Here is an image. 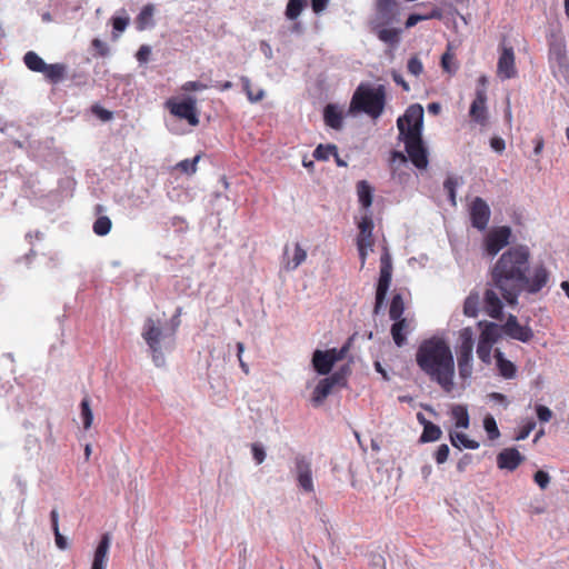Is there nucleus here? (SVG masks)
Returning <instances> with one entry per match:
<instances>
[{
	"label": "nucleus",
	"instance_id": "1",
	"mask_svg": "<svg viewBox=\"0 0 569 569\" xmlns=\"http://www.w3.org/2000/svg\"><path fill=\"white\" fill-rule=\"evenodd\" d=\"M530 252L517 246L505 251L490 270V279L483 293V310L492 319L502 320L503 301L516 306L521 292L537 293L549 280L543 266L533 268L529 274Z\"/></svg>",
	"mask_w": 569,
	"mask_h": 569
},
{
	"label": "nucleus",
	"instance_id": "2",
	"mask_svg": "<svg viewBox=\"0 0 569 569\" xmlns=\"http://www.w3.org/2000/svg\"><path fill=\"white\" fill-rule=\"evenodd\" d=\"M419 369L443 391L455 387V359L449 343L440 337H431L420 342L416 351Z\"/></svg>",
	"mask_w": 569,
	"mask_h": 569
},
{
	"label": "nucleus",
	"instance_id": "3",
	"mask_svg": "<svg viewBox=\"0 0 569 569\" xmlns=\"http://www.w3.org/2000/svg\"><path fill=\"white\" fill-rule=\"evenodd\" d=\"M423 108L416 103L408 107L397 120L399 139L403 141L408 158L418 169H426L428 151L422 141Z\"/></svg>",
	"mask_w": 569,
	"mask_h": 569
},
{
	"label": "nucleus",
	"instance_id": "4",
	"mask_svg": "<svg viewBox=\"0 0 569 569\" xmlns=\"http://www.w3.org/2000/svg\"><path fill=\"white\" fill-rule=\"evenodd\" d=\"M385 104L386 89L383 86L371 88L367 84H360L351 98L350 111L363 112L372 119H377L383 112Z\"/></svg>",
	"mask_w": 569,
	"mask_h": 569
},
{
	"label": "nucleus",
	"instance_id": "5",
	"mask_svg": "<svg viewBox=\"0 0 569 569\" xmlns=\"http://www.w3.org/2000/svg\"><path fill=\"white\" fill-rule=\"evenodd\" d=\"M141 336L151 351L154 365L158 367L163 365L164 358L161 353L160 343L161 340L166 337V335L160 325V321H157L152 318H147L143 323Z\"/></svg>",
	"mask_w": 569,
	"mask_h": 569
},
{
	"label": "nucleus",
	"instance_id": "6",
	"mask_svg": "<svg viewBox=\"0 0 569 569\" xmlns=\"http://www.w3.org/2000/svg\"><path fill=\"white\" fill-rule=\"evenodd\" d=\"M392 263L390 254L386 251L380 258V273L376 290V303L373 313L378 315L383 306L388 289L391 283Z\"/></svg>",
	"mask_w": 569,
	"mask_h": 569
},
{
	"label": "nucleus",
	"instance_id": "7",
	"mask_svg": "<svg viewBox=\"0 0 569 569\" xmlns=\"http://www.w3.org/2000/svg\"><path fill=\"white\" fill-rule=\"evenodd\" d=\"M167 107L171 114L187 120L190 126L196 127L199 124L196 98L187 97L182 101L168 100Z\"/></svg>",
	"mask_w": 569,
	"mask_h": 569
},
{
	"label": "nucleus",
	"instance_id": "8",
	"mask_svg": "<svg viewBox=\"0 0 569 569\" xmlns=\"http://www.w3.org/2000/svg\"><path fill=\"white\" fill-rule=\"evenodd\" d=\"M359 233L357 237V247L359 251V257L361 260V267L365 266L366 259L368 256V251L372 250L373 246V221L371 216L365 214L358 223Z\"/></svg>",
	"mask_w": 569,
	"mask_h": 569
},
{
	"label": "nucleus",
	"instance_id": "9",
	"mask_svg": "<svg viewBox=\"0 0 569 569\" xmlns=\"http://www.w3.org/2000/svg\"><path fill=\"white\" fill-rule=\"evenodd\" d=\"M497 74L502 80L516 78L518 74L513 48L506 46L505 41L500 44Z\"/></svg>",
	"mask_w": 569,
	"mask_h": 569
},
{
	"label": "nucleus",
	"instance_id": "10",
	"mask_svg": "<svg viewBox=\"0 0 569 569\" xmlns=\"http://www.w3.org/2000/svg\"><path fill=\"white\" fill-rule=\"evenodd\" d=\"M511 229L507 226L491 230L485 240L486 251L490 256L497 254L509 243Z\"/></svg>",
	"mask_w": 569,
	"mask_h": 569
},
{
	"label": "nucleus",
	"instance_id": "11",
	"mask_svg": "<svg viewBox=\"0 0 569 569\" xmlns=\"http://www.w3.org/2000/svg\"><path fill=\"white\" fill-rule=\"evenodd\" d=\"M397 0H376V14L370 24H391L398 16Z\"/></svg>",
	"mask_w": 569,
	"mask_h": 569
},
{
	"label": "nucleus",
	"instance_id": "12",
	"mask_svg": "<svg viewBox=\"0 0 569 569\" xmlns=\"http://www.w3.org/2000/svg\"><path fill=\"white\" fill-rule=\"evenodd\" d=\"M470 219L472 227L478 230H485L487 228L490 219V209L482 198L476 197L473 199L470 207Z\"/></svg>",
	"mask_w": 569,
	"mask_h": 569
},
{
	"label": "nucleus",
	"instance_id": "13",
	"mask_svg": "<svg viewBox=\"0 0 569 569\" xmlns=\"http://www.w3.org/2000/svg\"><path fill=\"white\" fill-rule=\"evenodd\" d=\"M502 330L508 337L521 342H529L533 338L532 329L529 326L520 325L513 315L508 317Z\"/></svg>",
	"mask_w": 569,
	"mask_h": 569
},
{
	"label": "nucleus",
	"instance_id": "14",
	"mask_svg": "<svg viewBox=\"0 0 569 569\" xmlns=\"http://www.w3.org/2000/svg\"><path fill=\"white\" fill-rule=\"evenodd\" d=\"M295 465L299 487L306 492H313L315 487L310 461L305 456H297Z\"/></svg>",
	"mask_w": 569,
	"mask_h": 569
},
{
	"label": "nucleus",
	"instance_id": "15",
	"mask_svg": "<svg viewBox=\"0 0 569 569\" xmlns=\"http://www.w3.org/2000/svg\"><path fill=\"white\" fill-rule=\"evenodd\" d=\"M486 102H487L486 91L483 89L477 90L476 98L473 99V101L470 106L469 114L475 122H477L481 126H485L487 123V118H488Z\"/></svg>",
	"mask_w": 569,
	"mask_h": 569
},
{
	"label": "nucleus",
	"instance_id": "16",
	"mask_svg": "<svg viewBox=\"0 0 569 569\" xmlns=\"http://www.w3.org/2000/svg\"><path fill=\"white\" fill-rule=\"evenodd\" d=\"M523 460L525 457L516 448H506L497 456L498 467L509 471L516 470Z\"/></svg>",
	"mask_w": 569,
	"mask_h": 569
},
{
	"label": "nucleus",
	"instance_id": "17",
	"mask_svg": "<svg viewBox=\"0 0 569 569\" xmlns=\"http://www.w3.org/2000/svg\"><path fill=\"white\" fill-rule=\"evenodd\" d=\"M111 539L109 533L102 535L93 555L91 569H106L108 562V552L110 549Z\"/></svg>",
	"mask_w": 569,
	"mask_h": 569
},
{
	"label": "nucleus",
	"instance_id": "18",
	"mask_svg": "<svg viewBox=\"0 0 569 569\" xmlns=\"http://www.w3.org/2000/svg\"><path fill=\"white\" fill-rule=\"evenodd\" d=\"M388 24H370L371 31L378 39L390 47H396L400 41L401 31L396 28H387Z\"/></svg>",
	"mask_w": 569,
	"mask_h": 569
},
{
	"label": "nucleus",
	"instance_id": "19",
	"mask_svg": "<svg viewBox=\"0 0 569 569\" xmlns=\"http://www.w3.org/2000/svg\"><path fill=\"white\" fill-rule=\"evenodd\" d=\"M395 322L391 326L390 333L393 339V342L397 347H402L407 342V335L410 332V321L406 318H399L398 320H393Z\"/></svg>",
	"mask_w": 569,
	"mask_h": 569
},
{
	"label": "nucleus",
	"instance_id": "20",
	"mask_svg": "<svg viewBox=\"0 0 569 569\" xmlns=\"http://www.w3.org/2000/svg\"><path fill=\"white\" fill-rule=\"evenodd\" d=\"M473 351V331L470 327L462 328L459 331V346L457 355H472Z\"/></svg>",
	"mask_w": 569,
	"mask_h": 569
},
{
	"label": "nucleus",
	"instance_id": "21",
	"mask_svg": "<svg viewBox=\"0 0 569 569\" xmlns=\"http://www.w3.org/2000/svg\"><path fill=\"white\" fill-rule=\"evenodd\" d=\"M495 358L500 376L505 379H512L517 372L516 366L510 360H507L499 349L495 350Z\"/></svg>",
	"mask_w": 569,
	"mask_h": 569
},
{
	"label": "nucleus",
	"instance_id": "22",
	"mask_svg": "<svg viewBox=\"0 0 569 569\" xmlns=\"http://www.w3.org/2000/svg\"><path fill=\"white\" fill-rule=\"evenodd\" d=\"M154 6L146 4L136 18V27L139 31H143L154 26L153 21Z\"/></svg>",
	"mask_w": 569,
	"mask_h": 569
},
{
	"label": "nucleus",
	"instance_id": "23",
	"mask_svg": "<svg viewBox=\"0 0 569 569\" xmlns=\"http://www.w3.org/2000/svg\"><path fill=\"white\" fill-rule=\"evenodd\" d=\"M312 365H313L315 370L319 375H323V376L328 375L333 367V363H331L328 355L326 353V351H322V350H316L313 352Z\"/></svg>",
	"mask_w": 569,
	"mask_h": 569
},
{
	"label": "nucleus",
	"instance_id": "24",
	"mask_svg": "<svg viewBox=\"0 0 569 569\" xmlns=\"http://www.w3.org/2000/svg\"><path fill=\"white\" fill-rule=\"evenodd\" d=\"M323 119L326 124L332 129H340L342 127V113L333 104H328L325 108Z\"/></svg>",
	"mask_w": 569,
	"mask_h": 569
},
{
	"label": "nucleus",
	"instance_id": "25",
	"mask_svg": "<svg viewBox=\"0 0 569 569\" xmlns=\"http://www.w3.org/2000/svg\"><path fill=\"white\" fill-rule=\"evenodd\" d=\"M67 68L63 63L46 64L42 74L51 83H59L66 76Z\"/></svg>",
	"mask_w": 569,
	"mask_h": 569
},
{
	"label": "nucleus",
	"instance_id": "26",
	"mask_svg": "<svg viewBox=\"0 0 569 569\" xmlns=\"http://www.w3.org/2000/svg\"><path fill=\"white\" fill-rule=\"evenodd\" d=\"M449 438L451 445L459 450H461L462 448L478 449L480 446L478 441L469 439L468 436L462 432H450Z\"/></svg>",
	"mask_w": 569,
	"mask_h": 569
},
{
	"label": "nucleus",
	"instance_id": "27",
	"mask_svg": "<svg viewBox=\"0 0 569 569\" xmlns=\"http://www.w3.org/2000/svg\"><path fill=\"white\" fill-rule=\"evenodd\" d=\"M478 325L479 327H482L479 339L495 345L500 337L499 326L495 322L482 321H480Z\"/></svg>",
	"mask_w": 569,
	"mask_h": 569
},
{
	"label": "nucleus",
	"instance_id": "28",
	"mask_svg": "<svg viewBox=\"0 0 569 569\" xmlns=\"http://www.w3.org/2000/svg\"><path fill=\"white\" fill-rule=\"evenodd\" d=\"M373 190L366 180H360L357 183V194L362 208L368 209L372 204Z\"/></svg>",
	"mask_w": 569,
	"mask_h": 569
},
{
	"label": "nucleus",
	"instance_id": "29",
	"mask_svg": "<svg viewBox=\"0 0 569 569\" xmlns=\"http://www.w3.org/2000/svg\"><path fill=\"white\" fill-rule=\"evenodd\" d=\"M451 417L455 420L456 428L467 429L469 428L470 418L467 407L462 405H455L451 408Z\"/></svg>",
	"mask_w": 569,
	"mask_h": 569
},
{
	"label": "nucleus",
	"instance_id": "30",
	"mask_svg": "<svg viewBox=\"0 0 569 569\" xmlns=\"http://www.w3.org/2000/svg\"><path fill=\"white\" fill-rule=\"evenodd\" d=\"M480 296L477 291H471L463 303V313L469 318H476L479 313Z\"/></svg>",
	"mask_w": 569,
	"mask_h": 569
},
{
	"label": "nucleus",
	"instance_id": "31",
	"mask_svg": "<svg viewBox=\"0 0 569 569\" xmlns=\"http://www.w3.org/2000/svg\"><path fill=\"white\" fill-rule=\"evenodd\" d=\"M442 18V11L435 7L429 13H426V14H418V13H412L410 14L407 20H406V28L407 29H410L412 27H415L418 22L420 21H425V20H430V19H441Z\"/></svg>",
	"mask_w": 569,
	"mask_h": 569
},
{
	"label": "nucleus",
	"instance_id": "32",
	"mask_svg": "<svg viewBox=\"0 0 569 569\" xmlns=\"http://www.w3.org/2000/svg\"><path fill=\"white\" fill-rule=\"evenodd\" d=\"M333 387L326 378L320 380L312 392V401L315 405H321L323 400L330 395Z\"/></svg>",
	"mask_w": 569,
	"mask_h": 569
},
{
	"label": "nucleus",
	"instance_id": "33",
	"mask_svg": "<svg viewBox=\"0 0 569 569\" xmlns=\"http://www.w3.org/2000/svg\"><path fill=\"white\" fill-rule=\"evenodd\" d=\"M23 62L27 66V68L33 72H40L44 71L46 62L43 59L37 54L34 51H28L23 57Z\"/></svg>",
	"mask_w": 569,
	"mask_h": 569
},
{
	"label": "nucleus",
	"instance_id": "34",
	"mask_svg": "<svg viewBox=\"0 0 569 569\" xmlns=\"http://www.w3.org/2000/svg\"><path fill=\"white\" fill-rule=\"evenodd\" d=\"M307 4L308 0H288L284 11L286 18L295 21L301 14Z\"/></svg>",
	"mask_w": 569,
	"mask_h": 569
},
{
	"label": "nucleus",
	"instance_id": "35",
	"mask_svg": "<svg viewBox=\"0 0 569 569\" xmlns=\"http://www.w3.org/2000/svg\"><path fill=\"white\" fill-rule=\"evenodd\" d=\"M441 436L442 431L439 426L433 422H426L420 436V442H433L439 440Z\"/></svg>",
	"mask_w": 569,
	"mask_h": 569
},
{
	"label": "nucleus",
	"instance_id": "36",
	"mask_svg": "<svg viewBox=\"0 0 569 569\" xmlns=\"http://www.w3.org/2000/svg\"><path fill=\"white\" fill-rule=\"evenodd\" d=\"M458 370L461 379H468L472 375V355H457Z\"/></svg>",
	"mask_w": 569,
	"mask_h": 569
},
{
	"label": "nucleus",
	"instance_id": "37",
	"mask_svg": "<svg viewBox=\"0 0 569 569\" xmlns=\"http://www.w3.org/2000/svg\"><path fill=\"white\" fill-rule=\"evenodd\" d=\"M405 312V302L402 296L400 293H396L392 296L390 307H389V317L391 320H398L402 318Z\"/></svg>",
	"mask_w": 569,
	"mask_h": 569
},
{
	"label": "nucleus",
	"instance_id": "38",
	"mask_svg": "<svg viewBox=\"0 0 569 569\" xmlns=\"http://www.w3.org/2000/svg\"><path fill=\"white\" fill-rule=\"evenodd\" d=\"M240 80L242 83L243 91L246 92L248 99L251 102H258L263 99L264 91L262 89H258L257 91H253V89L251 88V81L248 77L242 76L240 78Z\"/></svg>",
	"mask_w": 569,
	"mask_h": 569
},
{
	"label": "nucleus",
	"instance_id": "39",
	"mask_svg": "<svg viewBox=\"0 0 569 569\" xmlns=\"http://www.w3.org/2000/svg\"><path fill=\"white\" fill-rule=\"evenodd\" d=\"M307 259L306 250L300 246V243L295 244V252L291 260H288L286 263L287 270L297 269L305 260Z\"/></svg>",
	"mask_w": 569,
	"mask_h": 569
},
{
	"label": "nucleus",
	"instance_id": "40",
	"mask_svg": "<svg viewBox=\"0 0 569 569\" xmlns=\"http://www.w3.org/2000/svg\"><path fill=\"white\" fill-rule=\"evenodd\" d=\"M80 410H81V419L83 423V428L88 430L93 421V413L90 407V399L88 396H86L80 403Z\"/></svg>",
	"mask_w": 569,
	"mask_h": 569
},
{
	"label": "nucleus",
	"instance_id": "41",
	"mask_svg": "<svg viewBox=\"0 0 569 569\" xmlns=\"http://www.w3.org/2000/svg\"><path fill=\"white\" fill-rule=\"evenodd\" d=\"M549 58L555 60L559 67H567L568 60L563 46L552 44L549 49Z\"/></svg>",
	"mask_w": 569,
	"mask_h": 569
},
{
	"label": "nucleus",
	"instance_id": "42",
	"mask_svg": "<svg viewBox=\"0 0 569 569\" xmlns=\"http://www.w3.org/2000/svg\"><path fill=\"white\" fill-rule=\"evenodd\" d=\"M111 227H112V222H111L110 218L107 216H100L93 222L92 229L97 236L102 237L110 232Z\"/></svg>",
	"mask_w": 569,
	"mask_h": 569
},
{
	"label": "nucleus",
	"instance_id": "43",
	"mask_svg": "<svg viewBox=\"0 0 569 569\" xmlns=\"http://www.w3.org/2000/svg\"><path fill=\"white\" fill-rule=\"evenodd\" d=\"M330 156H337L336 144H319L313 151V157L318 161H326Z\"/></svg>",
	"mask_w": 569,
	"mask_h": 569
},
{
	"label": "nucleus",
	"instance_id": "44",
	"mask_svg": "<svg viewBox=\"0 0 569 569\" xmlns=\"http://www.w3.org/2000/svg\"><path fill=\"white\" fill-rule=\"evenodd\" d=\"M350 373L349 366H343L338 371L333 372L330 377L326 378L329 380L332 387H346L347 386V377Z\"/></svg>",
	"mask_w": 569,
	"mask_h": 569
},
{
	"label": "nucleus",
	"instance_id": "45",
	"mask_svg": "<svg viewBox=\"0 0 569 569\" xmlns=\"http://www.w3.org/2000/svg\"><path fill=\"white\" fill-rule=\"evenodd\" d=\"M492 346H493V343H490V342L479 339L478 346H477V355L483 363L488 365L491 362Z\"/></svg>",
	"mask_w": 569,
	"mask_h": 569
},
{
	"label": "nucleus",
	"instance_id": "46",
	"mask_svg": "<svg viewBox=\"0 0 569 569\" xmlns=\"http://www.w3.org/2000/svg\"><path fill=\"white\" fill-rule=\"evenodd\" d=\"M200 158H201V156L197 154L192 159H184L177 163V168L189 176L193 174L197 171V164H198Z\"/></svg>",
	"mask_w": 569,
	"mask_h": 569
},
{
	"label": "nucleus",
	"instance_id": "47",
	"mask_svg": "<svg viewBox=\"0 0 569 569\" xmlns=\"http://www.w3.org/2000/svg\"><path fill=\"white\" fill-rule=\"evenodd\" d=\"M483 428L488 433L490 440H495L499 438L500 431L498 429L497 422L492 416H487L483 419Z\"/></svg>",
	"mask_w": 569,
	"mask_h": 569
},
{
	"label": "nucleus",
	"instance_id": "48",
	"mask_svg": "<svg viewBox=\"0 0 569 569\" xmlns=\"http://www.w3.org/2000/svg\"><path fill=\"white\" fill-rule=\"evenodd\" d=\"M407 70L410 74L419 77L423 72V64L417 56H413L408 60Z\"/></svg>",
	"mask_w": 569,
	"mask_h": 569
},
{
	"label": "nucleus",
	"instance_id": "49",
	"mask_svg": "<svg viewBox=\"0 0 569 569\" xmlns=\"http://www.w3.org/2000/svg\"><path fill=\"white\" fill-rule=\"evenodd\" d=\"M443 187L448 192L449 200L452 206H456V187H457V180L452 177H448L445 182Z\"/></svg>",
	"mask_w": 569,
	"mask_h": 569
},
{
	"label": "nucleus",
	"instance_id": "50",
	"mask_svg": "<svg viewBox=\"0 0 569 569\" xmlns=\"http://www.w3.org/2000/svg\"><path fill=\"white\" fill-rule=\"evenodd\" d=\"M348 351V346H343L341 349H328L326 350V353L328 355L331 363H336L337 361L342 360L346 357V353Z\"/></svg>",
	"mask_w": 569,
	"mask_h": 569
},
{
	"label": "nucleus",
	"instance_id": "51",
	"mask_svg": "<svg viewBox=\"0 0 569 569\" xmlns=\"http://www.w3.org/2000/svg\"><path fill=\"white\" fill-rule=\"evenodd\" d=\"M91 46L98 57H107L110 52L109 46L98 38L91 41Z\"/></svg>",
	"mask_w": 569,
	"mask_h": 569
},
{
	"label": "nucleus",
	"instance_id": "52",
	"mask_svg": "<svg viewBox=\"0 0 569 569\" xmlns=\"http://www.w3.org/2000/svg\"><path fill=\"white\" fill-rule=\"evenodd\" d=\"M535 427L536 422L533 420L527 421L523 426L520 427L516 436V440H525L526 438H528V436L535 429Z\"/></svg>",
	"mask_w": 569,
	"mask_h": 569
},
{
	"label": "nucleus",
	"instance_id": "53",
	"mask_svg": "<svg viewBox=\"0 0 569 569\" xmlns=\"http://www.w3.org/2000/svg\"><path fill=\"white\" fill-rule=\"evenodd\" d=\"M449 447L446 443H442L438 447L437 451L435 452V459L436 462L441 465L445 463L449 457Z\"/></svg>",
	"mask_w": 569,
	"mask_h": 569
},
{
	"label": "nucleus",
	"instance_id": "54",
	"mask_svg": "<svg viewBox=\"0 0 569 569\" xmlns=\"http://www.w3.org/2000/svg\"><path fill=\"white\" fill-rule=\"evenodd\" d=\"M533 480L541 489H546L549 486L550 477L546 471L538 470L533 476Z\"/></svg>",
	"mask_w": 569,
	"mask_h": 569
},
{
	"label": "nucleus",
	"instance_id": "55",
	"mask_svg": "<svg viewBox=\"0 0 569 569\" xmlns=\"http://www.w3.org/2000/svg\"><path fill=\"white\" fill-rule=\"evenodd\" d=\"M251 451H252L253 459L258 465H260L264 461L266 452H264V449L262 446H260L259 443H252Z\"/></svg>",
	"mask_w": 569,
	"mask_h": 569
},
{
	"label": "nucleus",
	"instance_id": "56",
	"mask_svg": "<svg viewBox=\"0 0 569 569\" xmlns=\"http://www.w3.org/2000/svg\"><path fill=\"white\" fill-rule=\"evenodd\" d=\"M206 89H208V86L200 81H187L182 84V90L186 92L201 91Z\"/></svg>",
	"mask_w": 569,
	"mask_h": 569
},
{
	"label": "nucleus",
	"instance_id": "57",
	"mask_svg": "<svg viewBox=\"0 0 569 569\" xmlns=\"http://www.w3.org/2000/svg\"><path fill=\"white\" fill-rule=\"evenodd\" d=\"M536 411H537V416H538L539 420L542 422L549 421L552 417L551 410L546 406H542V405L537 406Z\"/></svg>",
	"mask_w": 569,
	"mask_h": 569
},
{
	"label": "nucleus",
	"instance_id": "58",
	"mask_svg": "<svg viewBox=\"0 0 569 569\" xmlns=\"http://www.w3.org/2000/svg\"><path fill=\"white\" fill-rule=\"evenodd\" d=\"M151 54V49L149 46L143 44L139 48V50L136 53V58L140 63H144L149 60V57Z\"/></svg>",
	"mask_w": 569,
	"mask_h": 569
},
{
	"label": "nucleus",
	"instance_id": "59",
	"mask_svg": "<svg viewBox=\"0 0 569 569\" xmlns=\"http://www.w3.org/2000/svg\"><path fill=\"white\" fill-rule=\"evenodd\" d=\"M244 351V345L242 342H238L237 343V357H238V360H239V365H240V368L241 370L248 375L249 373V366L247 362L243 361L242 359V353Z\"/></svg>",
	"mask_w": 569,
	"mask_h": 569
},
{
	"label": "nucleus",
	"instance_id": "60",
	"mask_svg": "<svg viewBox=\"0 0 569 569\" xmlns=\"http://www.w3.org/2000/svg\"><path fill=\"white\" fill-rule=\"evenodd\" d=\"M129 24V18L116 17L112 19V26L116 31L122 32Z\"/></svg>",
	"mask_w": 569,
	"mask_h": 569
},
{
	"label": "nucleus",
	"instance_id": "61",
	"mask_svg": "<svg viewBox=\"0 0 569 569\" xmlns=\"http://www.w3.org/2000/svg\"><path fill=\"white\" fill-rule=\"evenodd\" d=\"M330 0H311V8L316 14H320L325 11Z\"/></svg>",
	"mask_w": 569,
	"mask_h": 569
},
{
	"label": "nucleus",
	"instance_id": "62",
	"mask_svg": "<svg viewBox=\"0 0 569 569\" xmlns=\"http://www.w3.org/2000/svg\"><path fill=\"white\" fill-rule=\"evenodd\" d=\"M490 146L497 152H502L506 148L505 140L498 137H495L490 140Z\"/></svg>",
	"mask_w": 569,
	"mask_h": 569
},
{
	"label": "nucleus",
	"instance_id": "63",
	"mask_svg": "<svg viewBox=\"0 0 569 569\" xmlns=\"http://www.w3.org/2000/svg\"><path fill=\"white\" fill-rule=\"evenodd\" d=\"M56 545L59 549L64 550L68 548L67 539L60 533V530L53 531Z\"/></svg>",
	"mask_w": 569,
	"mask_h": 569
},
{
	"label": "nucleus",
	"instance_id": "64",
	"mask_svg": "<svg viewBox=\"0 0 569 569\" xmlns=\"http://www.w3.org/2000/svg\"><path fill=\"white\" fill-rule=\"evenodd\" d=\"M452 60V56L448 52H446L442 57H441V67L445 71L447 72H453V70H451L450 68V62Z\"/></svg>",
	"mask_w": 569,
	"mask_h": 569
}]
</instances>
